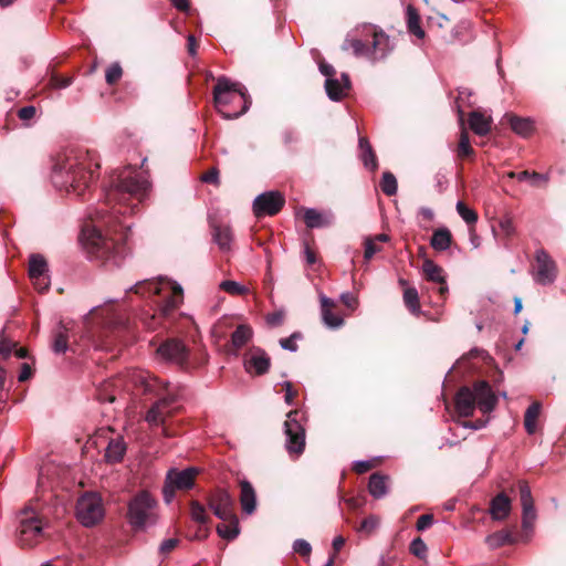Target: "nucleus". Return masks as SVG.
I'll return each instance as SVG.
<instances>
[{
  "label": "nucleus",
  "instance_id": "f257e3e1",
  "mask_svg": "<svg viewBox=\"0 0 566 566\" xmlns=\"http://www.w3.org/2000/svg\"><path fill=\"white\" fill-rule=\"evenodd\" d=\"M150 188L145 171L127 166L115 170L104 188V203L90 214L81 232V243L91 258L112 260L114 263L124 255V248L113 238L104 234L103 228L119 222V216L134 214Z\"/></svg>",
  "mask_w": 566,
  "mask_h": 566
},
{
  "label": "nucleus",
  "instance_id": "f03ea898",
  "mask_svg": "<svg viewBox=\"0 0 566 566\" xmlns=\"http://www.w3.org/2000/svg\"><path fill=\"white\" fill-rule=\"evenodd\" d=\"M99 163L95 154L83 148H69L59 154L52 167V182L59 190L82 196L95 177Z\"/></svg>",
  "mask_w": 566,
  "mask_h": 566
},
{
  "label": "nucleus",
  "instance_id": "7ed1b4c3",
  "mask_svg": "<svg viewBox=\"0 0 566 566\" xmlns=\"http://www.w3.org/2000/svg\"><path fill=\"white\" fill-rule=\"evenodd\" d=\"M128 376L135 388L140 389L145 395L156 398V401L146 412L145 421L150 427L164 426L167 418L172 416L178 409L176 403L180 398L179 388L145 370H134Z\"/></svg>",
  "mask_w": 566,
  "mask_h": 566
},
{
  "label": "nucleus",
  "instance_id": "20e7f679",
  "mask_svg": "<svg viewBox=\"0 0 566 566\" xmlns=\"http://www.w3.org/2000/svg\"><path fill=\"white\" fill-rule=\"evenodd\" d=\"M126 323L124 313L115 308L113 301H108L103 306L93 307L83 317V336L92 342L95 348L108 350L125 331Z\"/></svg>",
  "mask_w": 566,
  "mask_h": 566
},
{
  "label": "nucleus",
  "instance_id": "39448f33",
  "mask_svg": "<svg viewBox=\"0 0 566 566\" xmlns=\"http://www.w3.org/2000/svg\"><path fill=\"white\" fill-rule=\"evenodd\" d=\"M128 292H134L143 297L158 296L156 305L164 317L170 316L184 301L181 285L164 276L139 281L129 287Z\"/></svg>",
  "mask_w": 566,
  "mask_h": 566
},
{
  "label": "nucleus",
  "instance_id": "423d86ee",
  "mask_svg": "<svg viewBox=\"0 0 566 566\" xmlns=\"http://www.w3.org/2000/svg\"><path fill=\"white\" fill-rule=\"evenodd\" d=\"M213 101L224 119L238 118L251 105L247 88L240 82H232L226 76H220L217 80L213 87Z\"/></svg>",
  "mask_w": 566,
  "mask_h": 566
},
{
  "label": "nucleus",
  "instance_id": "0eeeda50",
  "mask_svg": "<svg viewBox=\"0 0 566 566\" xmlns=\"http://www.w3.org/2000/svg\"><path fill=\"white\" fill-rule=\"evenodd\" d=\"M496 403L497 398L485 380L476 381L472 387H462L455 396V409L461 417L472 416L475 407L483 413H489Z\"/></svg>",
  "mask_w": 566,
  "mask_h": 566
},
{
  "label": "nucleus",
  "instance_id": "6e6552de",
  "mask_svg": "<svg viewBox=\"0 0 566 566\" xmlns=\"http://www.w3.org/2000/svg\"><path fill=\"white\" fill-rule=\"evenodd\" d=\"M15 537L22 548H32L43 536V522L35 510L28 505L17 513Z\"/></svg>",
  "mask_w": 566,
  "mask_h": 566
},
{
  "label": "nucleus",
  "instance_id": "1a4fd4ad",
  "mask_svg": "<svg viewBox=\"0 0 566 566\" xmlns=\"http://www.w3.org/2000/svg\"><path fill=\"white\" fill-rule=\"evenodd\" d=\"M127 520L135 530L150 527L157 522V502L147 492L142 491L128 502Z\"/></svg>",
  "mask_w": 566,
  "mask_h": 566
},
{
  "label": "nucleus",
  "instance_id": "9d476101",
  "mask_svg": "<svg viewBox=\"0 0 566 566\" xmlns=\"http://www.w3.org/2000/svg\"><path fill=\"white\" fill-rule=\"evenodd\" d=\"M301 417V411L291 410L284 422L285 449L291 458H298L305 449V429Z\"/></svg>",
  "mask_w": 566,
  "mask_h": 566
},
{
  "label": "nucleus",
  "instance_id": "9b49d317",
  "mask_svg": "<svg viewBox=\"0 0 566 566\" xmlns=\"http://www.w3.org/2000/svg\"><path fill=\"white\" fill-rule=\"evenodd\" d=\"M105 511L102 499L96 493H86L82 495L76 503V517L78 522L91 527L96 525L104 517Z\"/></svg>",
  "mask_w": 566,
  "mask_h": 566
},
{
  "label": "nucleus",
  "instance_id": "f8f14e48",
  "mask_svg": "<svg viewBox=\"0 0 566 566\" xmlns=\"http://www.w3.org/2000/svg\"><path fill=\"white\" fill-rule=\"evenodd\" d=\"M208 505L213 514L222 521H234V499L227 490H216L208 497Z\"/></svg>",
  "mask_w": 566,
  "mask_h": 566
},
{
  "label": "nucleus",
  "instance_id": "ddd939ff",
  "mask_svg": "<svg viewBox=\"0 0 566 566\" xmlns=\"http://www.w3.org/2000/svg\"><path fill=\"white\" fill-rule=\"evenodd\" d=\"M556 275L557 268L554 260L545 250H537L535 252V265L533 271L534 281L541 285H548L555 281Z\"/></svg>",
  "mask_w": 566,
  "mask_h": 566
},
{
  "label": "nucleus",
  "instance_id": "4468645a",
  "mask_svg": "<svg viewBox=\"0 0 566 566\" xmlns=\"http://www.w3.org/2000/svg\"><path fill=\"white\" fill-rule=\"evenodd\" d=\"M361 32L366 36L370 38V53L368 54V59L371 61H379L385 59L391 50L389 36L386 35L382 31H378L371 24H364L361 27Z\"/></svg>",
  "mask_w": 566,
  "mask_h": 566
},
{
  "label": "nucleus",
  "instance_id": "2eb2a0df",
  "mask_svg": "<svg viewBox=\"0 0 566 566\" xmlns=\"http://www.w3.org/2000/svg\"><path fill=\"white\" fill-rule=\"evenodd\" d=\"M319 72L326 77L324 86L329 99L338 102L348 94L350 81L346 73H342L343 84H340L339 91H335L334 84L337 82V74L334 66L328 63L321 62Z\"/></svg>",
  "mask_w": 566,
  "mask_h": 566
},
{
  "label": "nucleus",
  "instance_id": "dca6fc26",
  "mask_svg": "<svg viewBox=\"0 0 566 566\" xmlns=\"http://www.w3.org/2000/svg\"><path fill=\"white\" fill-rule=\"evenodd\" d=\"M285 203L284 196L279 191H266L259 195L253 201L255 217L275 216Z\"/></svg>",
  "mask_w": 566,
  "mask_h": 566
},
{
  "label": "nucleus",
  "instance_id": "f3484780",
  "mask_svg": "<svg viewBox=\"0 0 566 566\" xmlns=\"http://www.w3.org/2000/svg\"><path fill=\"white\" fill-rule=\"evenodd\" d=\"M29 275L34 287L40 293L48 291L50 280L48 276V263L43 256L39 254L31 255L29 262Z\"/></svg>",
  "mask_w": 566,
  "mask_h": 566
},
{
  "label": "nucleus",
  "instance_id": "a211bd4d",
  "mask_svg": "<svg viewBox=\"0 0 566 566\" xmlns=\"http://www.w3.org/2000/svg\"><path fill=\"white\" fill-rule=\"evenodd\" d=\"M243 365L247 373L263 375L268 373L271 360L264 349L260 347H252L245 353L243 357Z\"/></svg>",
  "mask_w": 566,
  "mask_h": 566
},
{
  "label": "nucleus",
  "instance_id": "6ab92c4d",
  "mask_svg": "<svg viewBox=\"0 0 566 566\" xmlns=\"http://www.w3.org/2000/svg\"><path fill=\"white\" fill-rule=\"evenodd\" d=\"M520 499L522 505V527L524 531H532L533 524L536 520V511L534 500L532 496L531 488L524 481L520 482Z\"/></svg>",
  "mask_w": 566,
  "mask_h": 566
},
{
  "label": "nucleus",
  "instance_id": "aec40b11",
  "mask_svg": "<svg viewBox=\"0 0 566 566\" xmlns=\"http://www.w3.org/2000/svg\"><path fill=\"white\" fill-rule=\"evenodd\" d=\"M157 355L165 361L181 365L186 361L188 353L180 340L169 339L158 347Z\"/></svg>",
  "mask_w": 566,
  "mask_h": 566
},
{
  "label": "nucleus",
  "instance_id": "412c9836",
  "mask_svg": "<svg viewBox=\"0 0 566 566\" xmlns=\"http://www.w3.org/2000/svg\"><path fill=\"white\" fill-rule=\"evenodd\" d=\"M133 370L127 371L125 375H120L114 379L107 380L104 382L97 391V399L101 402H114L116 400V392L124 386L129 389V385L134 386L129 378V373Z\"/></svg>",
  "mask_w": 566,
  "mask_h": 566
},
{
  "label": "nucleus",
  "instance_id": "4be33fe9",
  "mask_svg": "<svg viewBox=\"0 0 566 566\" xmlns=\"http://www.w3.org/2000/svg\"><path fill=\"white\" fill-rule=\"evenodd\" d=\"M210 228L212 240L218 245L219 250L223 253L231 252L234 241L232 228L229 224L218 223L216 221L210 222Z\"/></svg>",
  "mask_w": 566,
  "mask_h": 566
},
{
  "label": "nucleus",
  "instance_id": "5701e85b",
  "mask_svg": "<svg viewBox=\"0 0 566 566\" xmlns=\"http://www.w3.org/2000/svg\"><path fill=\"white\" fill-rule=\"evenodd\" d=\"M197 474L198 469L196 468H187L181 471L171 469L168 471L166 480L177 490H188L193 486L195 478Z\"/></svg>",
  "mask_w": 566,
  "mask_h": 566
},
{
  "label": "nucleus",
  "instance_id": "b1692460",
  "mask_svg": "<svg viewBox=\"0 0 566 566\" xmlns=\"http://www.w3.org/2000/svg\"><path fill=\"white\" fill-rule=\"evenodd\" d=\"M304 222L307 228H326L334 223L335 217L332 211L321 212L314 208H306L304 210Z\"/></svg>",
  "mask_w": 566,
  "mask_h": 566
},
{
  "label": "nucleus",
  "instance_id": "393cba45",
  "mask_svg": "<svg viewBox=\"0 0 566 566\" xmlns=\"http://www.w3.org/2000/svg\"><path fill=\"white\" fill-rule=\"evenodd\" d=\"M321 302V313L323 323L332 329H336L343 326L344 319L332 312L335 307L336 303L332 298L325 296L324 294L319 295Z\"/></svg>",
  "mask_w": 566,
  "mask_h": 566
},
{
  "label": "nucleus",
  "instance_id": "a878e982",
  "mask_svg": "<svg viewBox=\"0 0 566 566\" xmlns=\"http://www.w3.org/2000/svg\"><path fill=\"white\" fill-rule=\"evenodd\" d=\"M422 271L424 277L428 281L438 283L440 285L438 292L441 295H444L448 292L447 282L443 275V269L441 266L437 265L431 260H426L422 265Z\"/></svg>",
  "mask_w": 566,
  "mask_h": 566
},
{
  "label": "nucleus",
  "instance_id": "bb28decb",
  "mask_svg": "<svg viewBox=\"0 0 566 566\" xmlns=\"http://www.w3.org/2000/svg\"><path fill=\"white\" fill-rule=\"evenodd\" d=\"M240 503L245 514L251 515L254 513L256 509V493L252 484L247 480L240 482Z\"/></svg>",
  "mask_w": 566,
  "mask_h": 566
},
{
  "label": "nucleus",
  "instance_id": "cd10ccee",
  "mask_svg": "<svg viewBox=\"0 0 566 566\" xmlns=\"http://www.w3.org/2000/svg\"><path fill=\"white\" fill-rule=\"evenodd\" d=\"M342 49L345 51L353 50L354 55L357 57L368 59V54L370 53L369 40L363 41L358 39L354 32L347 34Z\"/></svg>",
  "mask_w": 566,
  "mask_h": 566
},
{
  "label": "nucleus",
  "instance_id": "c85d7f7f",
  "mask_svg": "<svg viewBox=\"0 0 566 566\" xmlns=\"http://www.w3.org/2000/svg\"><path fill=\"white\" fill-rule=\"evenodd\" d=\"M511 512V500L504 493L497 494L491 501L490 513L493 520H504Z\"/></svg>",
  "mask_w": 566,
  "mask_h": 566
},
{
  "label": "nucleus",
  "instance_id": "c756f323",
  "mask_svg": "<svg viewBox=\"0 0 566 566\" xmlns=\"http://www.w3.org/2000/svg\"><path fill=\"white\" fill-rule=\"evenodd\" d=\"M388 480L387 475L380 473H373L369 476L368 491L375 499H381L388 493Z\"/></svg>",
  "mask_w": 566,
  "mask_h": 566
},
{
  "label": "nucleus",
  "instance_id": "7c9ffc66",
  "mask_svg": "<svg viewBox=\"0 0 566 566\" xmlns=\"http://www.w3.org/2000/svg\"><path fill=\"white\" fill-rule=\"evenodd\" d=\"M358 147H359V157H360L364 166L367 169L375 171L378 168V163H377L376 155H375L368 139L366 137H360L358 140Z\"/></svg>",
  "mask_w": 566,
  "mask_h": 566
},
{
  "label": "nucleus",
  "instance_id": "2f4dec72",
  "mask_svg": "<svg viewBox=\"0 0 566 566\" xmlns=\"http://www.w3.org/2000/svg\"><path fill=\"white\" fill-rule=\"evenodd\" d=\"M491 118L481 112H472L469 116L470 128L479 136H485L491 129Z\"/></svg>",
  "mask_w": 566,
  "mask_h": 566
},
{
  "label": "nucleus",
  "instance_id": "473e14b6",
  "mask_svg": "<svg viewBox=\"0 0 566 566\" xmlns=\"http://www.w3.org/2000/svg\"><path fill=\"white\" fill-rule=\"evenodd\" d=\"M125 452L126 443L123 440V438L117 437L115 439L109 440L105 450V459L109 463H116L122 461Z\"/></svg>",
  "mask_w": 566,
  "mask_h": 566
},
{
  "label": "nucleus",
  "instance_id": "72a5a7b5",
  "mask_svg": "<svg viewBox=\"0 0 566 566\" xmlns=\"http://www.w3.org/2000/svg\"><path fill=\"white\" fill-rule=\"evenodd\" d=\"M509 123L514 133L522 137H528L534 130V120L530 117L509 116Z\"/></svg>",
  "mask_w": 566,
  "mask_h": 566
},
{
  "label": "nucleus",
  "instance_id": "f704fd0d",
  "mask_svg": "<svg viewBox=\"0 0 566 566\" xmlns=\"http://www.w3.org/2000/svg\"><path fill=\"white\" fill-rule=\"evenodd\" d=\"M69 349V329L60 323L53 332L52 350L55 354H64Z\"/></svg>",
  "mask_w": 566,
  "mask_h": 566
},
{
  "label": "nucleus",
  "instance_id": "c9c22d12",
  "mask_svg": "<svg viewBox=\"0 0 566 566\" xmlns=\"http://www.w3.org/2000/svg\"><path fill=\"white\" fill-rule=\"evenodd\" d=\"M406 15L408 32L415 35L418 40H423L426 33L420 25V17L418 11L412 6H408Z\"/></svg>",
  "mask_w": 566,
  "mask_h": 566
},
{
  "label": "nucleus",
  "instance_id": "e433bc0d",
  "mask_svg": "<svg viewBox=\"0 0 566 566\" xmlns=\"http://www.w3.org/2000/svg\"><path fill=\"white\" fill-rule=\"evenodd\" d=\"M451 241L452 235L450 230L447 228H439L434 230L430 240V245L436 251H446L450 248Z\"/></svg>",
  "mask_w": 566,
  "mask_h": 566
},
{
  "label": "nucleus",
  "instance_id": "4c0bfd02",
  "mask_svg": "<svg viewBox=\"0 0 566 566\" xmlns=\"http://www.w3.org/2000/svg\"><path fill=\"white\" fill-rule=\"evenodd\" d=\"M253 331L249 325H239L231 335V344L235 349L245 346L252 338Z\"/></svg>",
  "mask_w": 566,
  "mask_h": 566
},
{
  "label": "nucleus",
  "instance_id": "58836bf2",
  "mask_svg": "<svg viewBox=\"0 0 566 566\" xmlns=\"http://www.w3.org/2000/svg\"><path fill=\"white\" fill-rule=\"evenodd\" d=\"M541 413V403L533 402L528 406L524 415V427L528 434H534L537 429V419Z\"/></svg>",
  "mask_w": 566,
  "mask_h": 566
},
{
  "label": "nucleus",
  "instance_id": "ea45409f",
  "mask_svg": "<svg viewBox=\"0 0 566 566\" xmlns=\"http://www.w3.org/2000/svg\"><path fill=\"white\" fill-rule=\"evenodd\" d=\"M228 524H219L217 532L219 536L226 539H234L239 535V520L234 516V521H227Z\"/></svg>",
  "mask_w": 566,
  "mask_h": 566
},
{
  "label": "nucleus",
  "instance_id": "a19ab883",
  "mask_svg": "<svg viewBox=\"0 0 566 566\" xmlns=\"http://www.w3.org/2000/svg\"><path fill=\"white\" fill-rule=\"evenodd\" d=\"M471 23L467 20L460 21L451 32V41L467 42L470 38Z\"/></svg>",
  "mask_w": 566,
  "mask_h": 566
},
{
  "label": "nucleus",
  "instance_id": "79ce46f5",
  "mask_svg": "<svg viewBox=\"0 0 566 566\" xmlns=\"http://www.w3.org/2000/svg\"><path fill=\"white\" fill-rule=\"evenodd\" d=\"M403 301L406 306L409 308V311L412 314H419L420 306H419V296L418 292L413 287H408L405 290L403 293Z\"/></svg>",
  "mask_w": 566,
  "mask_h": 566
},
{
  "label": "nucleus",
  "instance_id": "37998d69",
  "mask_svg": "<svg viewBox=\"0 0 566 566\" xmlns=\"http://www.w3.org/2000/svg\"><path fill=\"white\" fill-rule=\"evenodd\" d=\"M512 542H513L512 536L506 531H500V532L493 533L486 537V543L492 548H496V547L503 546L505 544H511Z\"/></svg>",
  "mask_w": 566,
  "mask_h": 566
},
{
  "label": "nucleus",
  "instance_id": "c03bdc74",
  "mask_svg": "<svg viewBox=\"0 0 566 566\" xmlns=\"http://www.w3.org/2000/svg\"><path fill=\"white\" fill-rule=\"evenodd\" d=\"M380 188L387 196L396 195L398 188L396 177L391 172L385 171L380 181Z\"/></svg>",
  "mask_w": 566,
  "mask_h": 566
},
{
  "label": "nucleus",
  "instance_id": "a18cd8bd",
  "mask_svg": "<svg viewBox=\"0 0 566 566\" xmlns=\"http://www.w3.org/2000/svg\"><path fill=\"white\" fill-rule=\"evenodd\" d=\"M457 212L459 213V216L469 224V226H473L478 221V214L476 212L469 208L465 203H463L462 201H458L457 202Z\"/></svg>",
  "mask_w": 566,
  "mask_h": 566
},
{
  "label": "nucleus",
  "instance_id": "49530a36",
  "mask_svg": "<svg viewBox=\"0 0 566 566\" xmlns=\"http://www.w3.org/2000/svg\"><path fill=\"white\" fill-rule=\"evenodd\" d=\"M219 286L222 291L231 295H241L248 291L244 285L230 280L222 281Z\"/></svg>",
  "mask_w": 566,
  "mask_h": 566
},
{
  "label": "nucleus",
  "instance_id": "de8ad7c7",
  "mask_svg": "<svg viewBox=\"0 0 566 566\" xmlns=\"http://www.w3.org/2000/svg\"><path fill=\"white\" fill-rule=\"evenodd\" d=\"M190 513H191V518L195 522H197L199 524L207 523L208 516L206 513V509L199 502H197V501L191 502Z\"/></svg>",
  "mask_w": 566,
  "mask_h": 566
},
{
  "label": "nucleus",
  "instance_id": "09e8293b",
  "mask_svg": "<svg viewBox=\"0 0 566 566\" xmlns=\"http://www.w3.org/2000/svg\"><path fill=\"white\" fill-rule=\"evenodd\" d=\"M473 154V148L470 145L469 135L465 130H463L460 135V140L458 145V156L461 158L469 157Z\"/></svg>",
  "mask_w": 566,
  "mask_h": 566
},
{
  "label": "nucleus",
  "instance_id": "8fccbe9b",
  "mask_svg": "<svg viewBox=\"0 0 566 566\" xmlns=\"http://www.w3.org/2000/svg\"><path fill=\"white\" fill-rule=\"evenodd\" d=\"M123 70L119 63L115 62L111 64L105 72V80L107 84L113 85L120 80Z\"/></svg>",
  "mask_w": 566,
  "mask_h": 566
},
{
  "label": "nucleus",
  "instance_id": "3c124183",
  "mask_svg": "<svg viewBox=\"0 0 566 566\" xmlns=\"http://www.w3.org/2000/svg\"><path fill=\"white\" fill-rule=\"evenodd\" d=\"M301 338H302V334L300 332H295L290 337L281 338L280 346L285 350L295 353L298 348L296 342Z\"/></svg>",
  "mask_w": 566,
  "mask_h": 566
},
{
  "label": "nucleus",
  "instance_id": "603ef678",
  "mask_svg": "<svg viewBox=\"0 0 566 566\" xmlns=\"http://www.w3.org/2000/svg\"><path fill=\"white\" fill-rule=\"evenodd\" d=\"M379 525V518L376 515H369L363 520L358 531L366 534L373 533Z\"/></svg>",
  "mask_w": 566,
  "mask_h": 566
},
{
  "label": "nucleus",
  "instance_id": "864d4df0",
  "mask_svg": "<svg viewBox=\"0 0 566 566\" xmlns=\"http://www.w3.org/2000/svg\"><path fill=\"white\" fill-rule=\"evenodd\" d=\"M364 259L366 262H368L377 252L380 251V248L377 245L375 240H373L370 237H366L364 240Z\"/></svg>",
  "mask_w": 566,
  "mask_h": 566
},
{
  "label": "nucleus",
  "instance_id": "5fc2aeb1",
  "mask_svg": "<svg viewBox=\"0 0 566 566\" xmlns=\"http://www.w3.org/2000/svg\"><path fill=\"white\" fill-rule=\"evenodd\" d=\"M293 551L303 557L310 558L312 546L307 541L298 538L293 543Z\"/></svg>",
  "mask_w": 566,
  "mask_h": 566
},
{
  "label": "nucleus",
  "instance_id": "6e6d98bb",
  "mask_svg": "<svg viewBox=\"0 0 566 566\" xmlns=\"http://www.w3.org/2000/svg\"><path fill=\"white\" fill-rule=\"evenodd\" d=\"M410 552L419 558H424L427 554V545L420 537H417L410 543Z\"/></svg>",
  "mask_w": 566,
  "mask_h": 566
},
{
  "label": "nucleus",
  "instance_id": "4d7b16f0",
  "mask_svg": "<svg viewBox=\"0 0 566 566\" xmlns=\"http://www.w3.org/2000/svg\"><path fill=\"white\" fill-rule=\"evenodd\" d=\"M72 82H73L72 77H61L57 75H53L50 78V86L53 88H57V90L66 88L72 84Z\"/></svg>",
  "mask_w": 566,
  "mask_h": 566
},
{
  "label": "nucleus",
  "instance_id": "13d9d810",
  "mask_svg": "<svg viewBox=\"0 0 566 566\" xmlns=\"http://www.w3.org/2000/svg\"><path fill=\"white\" fill-rule=\"evenodd\" d=\"M499 227L505 237H512L515 232V228L511 218H502L499 222Z\"/></svg>",
  "mask_w": 566,
  "mask_h": 566
},
{
  "label": "nucleus",
  "instance_id": "bf43d9fd",
  "mask_svg": "<svg viewBox=\"0 0 566 566\" xmlns=\"http://www.w3.org/2000/svg\"><path fill=\"white\" fill-rule=\"evenodd\" d=\"M433 524V515L431 514H423L421 515L416 524V528L419 532H423L427 528H429Z\"/></svg>",
  "mask_w": 566,
  "mask_h": 566
},
{
  "label": "nucleus",
  "instance_id": "052dcab7",
  "mask_svg": "<svg viewBox=\"0 0 566 566\" xmlns=\"http://www.w3.org/2000/svg\"><path fill=\"white\" fill-rule=\"evenodd\" d=\"M283 321H284V313L282 311H276V312L270 313L266 316V323L272 327L280 326L283 323Z\"/></svg>",
  "mask_w": 566,
  "mask_h": 566
},
{
  "label": "nucleus",
  "instance_id": "680f3d73",
  "mask_svg": "<svg viewBox=\"0 0 566 566\" xmlns=\"http://www.w3.org/2000/svg\"><path fill=\"white\" fill-rule=\"evenodd\" d=\"M35 113H36L35 107L32 105H29V106H24V107L20 108L18 111V116L21 120L28 122L34 117Z\"/></svg>",
  "mask_w": 566,
  "mask_h": 566
},
{
  "label": "nucleus",
  "instance_id": "e2e57ef3",
  "mask_svg": "<svg viewBox=\"0 0 566 566\" xmlns=\"http://www.w3.org/2000/svg\"><path fill=\"white\" fill-rule=\"evenodd\" d=\"M283 388L285 390L284 400L289 406H292L296 396V391L293 389V386L290 381H285L283 384Z\"/></svg>",
  "mask_w": 566,
  "mask_h": 566
},
{
  "label": "nucleus",
  "instance_id": "0e129e2a",
  "mask_svg": "<svg viewBox=\"0 0 566 566\" xmlns=\"http://www.w3.org/2000/svg\"><path fill=\"white\" fill-rule=\"evenodd\" d=\"M201 180L207 184H219V171L217 168H212L202 175Z\"/></svg>",
  "mask_w": 566,
  "mask_h": 566
},
{
  "label": "nucleus",
  "instance_id": "69168bd1",
  "mask_svg": "<svg viewBox=\"0 0 566 566\" xmlns=\"http://www.w3.org/2000/svg\"><path fill=\"white\" fill-rule=\"evenodd\" d=\"M178 543L179 541L177 538L165 539L159 546V552L161 554H168L178 545Z\"/></svg>",
  "mask_w": 566,
  "mask_h": 566
},
{
  "label": "nucleus",
  "instance_id": "338daca9",
  "mask_svg": "<svg viewBox=\"0 0 566 566\" xmlns=\"http://www.w3.org/2000/svg\"><path fill=\"white\" fill-rule=\"evenodd\" d=\"M371 468H373V463L370 461H367V460H365V461H355L354 462V467H353V469L357 473H359V474L369 471Z\"/></svg>",
  "mask_w": 566,
  "mask_h": 566
},
{
  "label": "nucleus",
  "instance_id": "774afa93",
  "mask_svg": "<svg viewBox=\"0 0 566 566\" xmlns=\"http://www.w3.org/2000/svg\"><path fill=\"white\" fill-rule=\"evenodd\" d=\"M340 300L348 308L354 310L357 305V300L348 292L343 293Z\"/></svg>",
  "mask_w": 566,
  "mask_h": 566
}]
</instances>
